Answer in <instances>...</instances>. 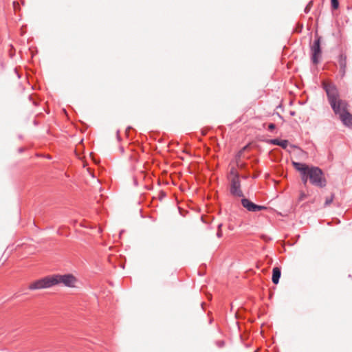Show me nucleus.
I'll use <instances>...</instances> for the list:
<instances>
[{"mask_svg":"<svg viewBox=\"0 0 352 352\" xmlns=\"http://www.w3.org/2000/svg\"><path fill=\"white\" fill-rule=\"evenodd\" d=\"M55 285H57V280L54 278V275H52L33 282L30 285L29 289L31 290L41 289L50 288Z\"/></svg>","mask_w":352,"mask_h":352,"instance_id":"nucleus-3","label":"nucleus"},{"mask_svg":"<svg viewBox=\"0 0 352 352\" xmlns=\"http://www.w3.org/2000/svg\"><path fill=\"white\" fill-rule=\"evenodd\" d=\"M54 278L57 280V285L62 284L64 286L69 287H75V284L77 282L76 278L71 274H54Z\"/></svg>","mask_w":352,"mask_h":352,"instance_id":"nucleus-5","label":"nucleus"},{"mask_svg":"<svg viewBox=\"0 0 352 352\" xmlns=\"http://www.w3.org/2000/svg\"><path fill=\"white\" fill-rule=\"evenodd\" d=\"M223 345H224V342H223V341H221V342H219V343L218 344V346H219V347H222Z\"/></svg>","mask_w":352,"mask_h":352,"instance_id":"nucleus-20","label":"nucleus"},{"mask_svg":"<svg viewBox=\"0 0 352 352\" xmlns=\"http://www.w3.org/2000/svg\"><path fill=\"white\" fill-rule=\"evenodd\" d=\"M230 174L233 175L230 181V192L234 197H243V193L241 189V181L238 173L232 170Z\"/></svg>","mask_w":352,"mask_h":352,"instance_id":"nucleus-4","label":"nucleus"},{"mask_svg":"<svg viewBox=\"0 0 352 352\" xmlns=\"http://www.w3.org/2000/svg\"><path fill=\"white\" fill-rule=\"evenodd\" d=\"M271 143L274 145L280 146L283 148H286L288 146V141L286 140L272 139Z\"/></svg>","mask_w":352,"mask_h":352,"instance_id":"nucleus-12","label":"nucleus"},{"mask_svg":"<svg viewBox=\"0 0 352 352\" xmlns=\"http://www.w3.org/2000/svg\"><path fill=\"white\" fill-rule=\"evenodd\" d=\"M241 204L249 212H258L267 209V207L257 205L247 198L241 199Z\"/></svg>","mask_w":352,"mask_h":352,"instance_id":"nucleus-9","label":"nucleus"},{"mask_svg":"<svg viewBox=\"0 0 352 352\" xmlns=\"http://www.w3.org/2000/svg\"><path fill=\"white\" fill-rule=\"evenodd\" d=\"M222 223H219L217 226V230H221Z\"/></svg>","mask_w":352,"mask_h":352,"instance_id":"nucleus-21","label":"nucleus"},{"mask_svg":"<svg viewBox=\"0 0 352 352\" xmlns=\"http://www.w3.org/2000/svg\"><path fill=\"white\" fill-rule=\"evenodd\" d=\"M276 125L274 123H270L268 125V130L270 131H272L274 129H275Z\"/></svg>","mask_w":352,"mask_h":352,"instance_id":"nucleus-16","label":"nucleus"},{"mask_svg":"<svg viewBox=\"0 0 352 352\" xmlns=\"http://www.w3.org/2000/svg\"><path fill=\"white\" fill-rule=\"evenodd\" d=\"M19 7V4L18 2L16 1H13V8L14 9V10H16Z\"/></svg>","mask_w":352,"mask_h":352,"instance_id":"nucleus-17","label":"nucleus"},{"mask_svg":"<svg viewBox=\"0 0 352 352\" xmlns=\"http://www.w3.org/2000/svg\"><path fill=\"white\" fill-rule=\"evenodd\" d=\"M222 230H217V236L218 238H221L222 236Z\"/></svg>","mask_w":352,"mask_h":352,"instance_id":"nucleus-18","label":"nucleus"},{"mask_svg":"<svg viewBox=\"0 0 352 352\" xmlns=\"http://www.w3.org/2000/svg\"><path fill=\"white\" fill-rule=\"evenodd\" d=\"M311 5H312V2H311V1H310V2L307 5V6H306V7H305V13H308V12L310 11V9H311Z\"/></svg>","mask_w":352,"mask_h":352,"instance_id":"nucleus-15","label":"nucleus"},{"mask_svg":"<svg viewBox=\"0 0 352 352\" xmlns=\"http://www.w3.org/2000/svg\"><path fill=\"white\" fill-rule=\"evenodd\" d=\"M322 87L325 90L329 102L335 113H339L340 108L343 109L347 102L339 98V92L335 85L323 82Z\"/></svg>","mask_w":352,"mask_h":352,"instance_id":"nucleus-1","label":"nucleus"},{"mask_svg":"<svg viewBox=\"0 0 352 352\" xmlns=\"http://www.w3.org/2000/svg\"><path fill=\"white\" fill-rule=\"evenodd\" d=\"M311 61L314 64L317 65L321 56L322 51L320 47V38H316L311 45Z\"/></svg>","mask_w":352,"mask_h":352,"instance_id":"nucleus-6","label":"nucleus"},{"mask_svg":"<svg viewBox=\"0 0 352 352\" xmlns=\"http://www.w3.org/2000/svg\"><path fill=\"white\" fill-rule=\"evenodd\" d=\"M281 271L280 269L278 267H275L272 270V280L273 283L278 284L279 282V279L280 278Z\"/></svg>","mask_w":352,"mask_h":352,"instance_id":"nucleus-11","label":"nucleus"},{"mask_svg":"<svg viewBox=\"0 0 352 352\" xmlns=\"http://www.w3.org/2000/svg\"><path fill=\"white\" fill-rule=\"evenodd\" d=\"M339 65H340V73L342 76H344L346 72V56L341 54L339 56Z\"/></svg>","mask_w":352,"mask_h":352,"instance_id":"nucleus-10","label":"nucleus"},{"mask_svg":"<svg viewBox=\"0 0 352 352\" xmlns=\"http://www.w3.org/2000/svg\"><path fill=\"white\" fill-rule=\"evenodd\" d=\"M306 197V195L304 192H301L300 195V200H303Z\"/></svg>","mask_w":352,"mask_h":352,"instance_id":"nucleus-19","label":"nucleus"},{"mask_svg":"<svg viewBox=\"0 0 352 352\" xmlns=\"http://www.w3.org/2000/svg\"><path fill=\"white\" fill-rule=\"evenodd\" d=\"M307 173L309 182L317 187L323 188L327 185L324 174L321 168L314 166L307 165Z\"/></svg>","mask_w":352,"mask_h":352,"instance_id":"nucleus-2","label":"nucleus"},{"mask_svg":"<svg viewBox=\"0 0 352 352\" xmlns=\"http://www.w3.org/2000/svg\"><path fill=\"white\" fill-rule=\"evenodd\" d=\"M331 7L333 9L336 10L339 7L338 0H331Z\"/></svg>","mask_w":352,"mask_h":352,"instance_id":"nucleus-13","label":"nucleus"},{"mask_svg":"<svg viewBox=\"0 0 352 352\" xmlns=\"http://www.w3.org/2000/svg\"><path fill=\"white\" fill-rule=\"evenodd\" d=\"M333 197H334V196H333V195H331L330 197H327V198L326 199V200H325V203H324V205H325L326 206H327L330 205V204L332 203V201H333Z\"/></svg>","mask_w":352,"mask_h":352,"instance_id":"nucleus-14","label":"nucleus"},{"mask_svg":"<svg viewBox=\"0 0 352 352\" xmlns=\"http://www.w3.org/2000/svg\"><path fill=\"white\" fill-rule=\"evenodd\" d=\"M347 107L348 104L344 108H340V112L336 114L339 115L340 120L345 126L352 127V115L348 111Z\"/></svg>","mask_w":352,"mask_h":352,"instance_id":"nucleus-8","label":"nucleus"},{"mask_svg":"<svg viewBox=\"0 0 352 352\" xmlns=\"http://www.w3.org/2000/svg\"><path fill=\"white\" fill-rule=\"evenodd\" d=\"M292 165L294 168L300 173L301 180L304 184H306L309 180V177L307 173V164L305 163L292 162Z\"/></svg>","mask_w":352,"mask_h":352,"instance_id":"nucleus-7","label":"nucleus"},{"mask_svg":"<svg viewBox=\"0 0 352 352\" xmlns=\"http://www.w3.org/2000/svg\"><path fill=\"white\" fill-rule=\"evenodd\" d=\"M117 133H119V131H117ZM117 135H118V138H119L118 134H117Z\"/></svg>","mask_w":352,"mask_h":352,"instance_id":"nucleus-22","label":"nucleus"}]
</instances>
